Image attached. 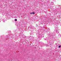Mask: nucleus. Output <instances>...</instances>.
Wrapping results in <instances>:
<instances>
[{
	"label": "nucleus",
	"instance_id": "obj_1",
	"mask_svg": "<svg viewBox=\"0 0 61 61\" xmlns=\"http://www.w3.org/2000/svg\"><path fill=\"white\" fill-rule=\"evenodd\" d=\"M32 14L33 15H34V14H35V13H34V12H32Z\"/></svg>",
	"mask_w": 61,
	"mask_h": 61
},
{
	"label": "nucleus",
	"instance_id": "obj_2",
	"mask_svg": "<svg viewBox=\"0 0 61 61\" xmlns=\"http://www.w3.org/2000/svg\"><path fill=\"white\" fill-rule=\"evenodd\" d=\"M61 45H60V46H58V47H59V48H60V47H61Z\"/></svg>",
	"mask_w": 61,
	"mask_h": 61
},
{
	"label": "nucleus",
	"instance_id": "obj_3",
	"mask_svg": "<svg viewBox=\"0 0 61 61\" xmlns=\"http://www.w3.org/2000/svg\"><path fill=\"white\" fill-rule=\"evenodd\" d=\"M15 21H17V20L16 19H15Z\"/></svg>",
	"mask_w": 61,
	"mask_h": 61
},
{
	"label": "nucleus",
	"instance_id": "obj_4",
	"mask_svg": "<svg viewBox=\"0 0 61 61\" xmlns=\"http://www.w3.org/2000/svg\"><path fill=\"white\" fill-rule=\"evenodd\" d=\"M32 13H30V14H32Z\"/></svg>",
	"mask_w": 61,
	"mask_h": 61
}]
</instances>
